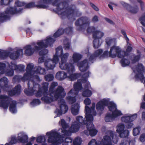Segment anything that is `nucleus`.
Segmentation results:
<instances>
[{"instance_id": "f257e3e1", "label": "nucleus", "mask_w": 145, "mask_h": 145, "mask_svg": "<svg viewBox=\"0 0 145 145\" xmlns=\"http://www.w3.org/2000/svg\"><path fill=\"white\" fill-rule=\"evenodd\" d=\"M92 111L89 110L88 107L86 106H85V118L86 120H84L82 116H78L76 117V121L73 122L69 130L67 131L66 130L68 128L69 126L66 123L65 120L62 119L59 121V124L61 125L63 129H62V132L63 135L64 136H69L71 135V133H74L77 131L80 127L86 125L87 130H85L84 133L87 135H90L91 136L95 135L97 131L96 130L93 124V116L91 114Z\"/></svg>"}, {"instance_id": "f03ea898", "label": "nucleus", "mask_w": 145, "mask_h": 145, "mask_svg": "<svg viewBox=\"0 0 145 145\" xmlns=\"http://www.w3.org/2000/svg\"><path fill=\"white\" fill-rule=\"evenodd\" d=\"M48 85V83L45 82L42 84V87L40 88L39 85L36 84L31 91L28 92L25 90L24 92L27 95H32L35 93V95L38 97L42 95V100L47 103L56 101L59 98L64 97L65 95L64 89L61 86H58L57 89L54 90L55 88L58 85L57 82H52L49 91L47 92Z\"/></svg>"}, {"instance_id": "7ed1b4c3", "label": "nucleus", "mask_w": 145, "mask_h": 145, "mask_svg": "<svg viewBox=\"0 0 145 145\" xmlns=\"http://www.w3.org/2000/svg\"><path fill=\"white\" fill-rule=\"evenodd\" d=\"M59 0H41L40 4L37 6L39 8H46L48 7V5L52 2V4L56 6L57 12L61 17L64 18L66 17L69 18L73 16L75 6L72 5V7H67V3H59Z\"/></svg>"}, {"instance_id": "20e7f679", "label": "nucleus", "mask_w": 145, "mask_h": 145, "mask_svg": "<svg viewBox=\"0 0 145 145\" xmlns=\"http://www.w3.org/2000/svg\"><path fill=\"white\" fill-rule=\"evenodd\" d=\"M64 31L63 29H59L54 33L52 37L49 36L47 37L44 40L38 41L37 45H35V44L33 43L32 44L34 46L35 48L31 45L26 46L24 47L25 54L26 56H30L33 54L35 52H37L43 48L50 46L55 40V38L62 35Z\"/></svg>"}, {"instance_id": "39448f33", "label": "nucleus", "mask_w": 145, "mask_h": 145, "mask_svg": "<svg viewBox=\"0 0 145 145\" xmlns=\"http://www.w3.org/2000/svg\"><path fill=\"white\" fill-rule=\"evenodd\" d=\"M108 105L110 111L112 112V115L115 118L121 115V111L117 109L116 106L113 102H110L108 99H104L100 100L96 105V109L99 112L103 111L105 106Z\"/></svg>"}, {"instance_id": "423d86ee", "label": "nucleus", "mask_w": 145, "mask_h": 145, "mask_svg": "<svg viewBox=\"0 0 145 145\" xmlns=\"http://www.w3.org/2000/svg\"><path fill=\"white\" fill-rule=\"evenodd\" d=\"M118 140V137L115 133L111 131H108L99 143H97L95 140L92 139L89 142L88 145H114L112 144V142L116 144Z\"/></svg>"}, {"instance_id": "0eeeda50", "label": "nucleus", "mask_w": 145, "mask_h": 145, "mask_svg": "<svg viewBox=\"0 0 145 145\" xmlns=\"http://www.w3.org/2000/svg\"><path fill=\"white\" fill-rule=\"evenodd\" d=\"M25 3L23 2L17 1L15 2V7H10L8 8L6 11L3 13H0V21L3 22L8 19L10 15L18 14L20 12L22 9L19 7L24 6Z\"/></svg>"}, {"instance_id": "6e6552de", "label": "nucleus", "mask_w": 145, "mask_h": 145, "mask_svg": "<svg viewBox=\"0 0 145 145\" xmlns=\"http://www.w3.org/2000/svg\"><path fill=\"white\" fill-rule=\"evenodd\" d=\"M10 104L9 110L12 113L17 112L16 108V101L12 100L9 97L4 95H0V107L5 110L7 109Z\"/></svg>"}, {"instance_id": "1a4fd4ad", "label": "nucleus", "mask_w": 145, "mask_h": 145, "mask_svg": "<svg viewBox=\"0 0 145 145\" xmlns=\"http://www.w3.org/2000/svg\"><path fill=\"white\" fill-rule=\"evenodd\" d=\"M34 67V65L33 63H29L27 65L26 69V72L24 76L22 78V80L23 81H25L27 80L29 78H31L28 82V89H25L29 92L31 91L33 88H34L35 82L33 80V76H34L35 71Z\"/></svg>"}, {"instance_id": "9d476101", "label": "nucleus", "mask_w": 145, "mask_h": 145, "mask_svg": "<svg viewBox=\"0 0 145 145\" xmlns=\"http://www.w3.org/2000/svg\"><path fill=\"white\" fill-rule=\"evenodd\" d=\"M63 70H66L67 71V73L64 71H59L56 74V78L58 80H61L66 78H68L71 80H74L77 78L79 75L78 74L73 73L75 71L74 68L72 66H70L68 68V69H61Z\"/></svg>"}, {"instance_id": "9b49d317", "label": "nucleus", "mask_w": 145, "mask_h": 145, "mask_svg": "<svg viewBox=\"0 0 145 145\" xmlns=\"http://www.w3.org/2000/svg\"><path fill=\"white\" fill-rule=\"evenodd\" d=\"M74 89H71L68 94V96L67 97V100L71 104H72L76 101L75 97L78 93L79 91L82 89L81 84L78 81L74 84Z\"/></svg>"}, {"instance_id": "f8f14e48", "label": "nucleus", "mask_w": 145, "mask_h": 145, "mask_svg": "<svg viewBox=\"0 0 145 145\" xmlns=\"http://www.w3.org/2000/svg\"><path fill=\"white\" fill-rule=\"evenodd\" d=\"M7 75L12 76L13 75V70L17 71H22L25 69V66L22 65H17L14 62H11L10 64L7 63L6 65Z\"/></svg>"}, {"instance_id": "ddd939ff", "label": "nucleus", "mask_w": 145, "mask_h": 145, "mask_svg": "<svg viewBox=\"0 0 145 145\" xmlns=\"http://www.w3.org/2000/svg\"><path fill=\"white\" fill-rule=\"evenodd\" d=\"M108 54L109 56L112 58L115 57L117 56L120 58H122L123 57L124 55H126L125 52L122 51L120 47L116 46L110 48L109 52H108Z\"/></svg>"}, {"instance_id": "4468645a", "label": "nucleus", "mask_w": 145, "mask_h": 145, "mask_svg": "<svg viewBox=\"0 0 145 145\" xmlns=\"http://www.w3.org/2000/svg\"><path fill=\"white\" fill-rule=\"evenodd\" d=\"M5 64L0 63V75L5 73H6ZM7 79L6 77H3L0 80V87L1 88L4 90H6V88L7 87Z\"/></svg>"}, {"instance_id": "2eb2a0df", "label": "nucleus", "mask_w": 145, "mask_h": 145, "mask_svg": "<svg viewBox=\"0 0 145 145\" xmlns=\"http://www.w3.org/2000/svg\"><path fill=\"white\" fill-rule=\"evenodd\" d=\"M89 72H87L83 75L82 79L81 81L82 83H86L85 85V89L82 92V95L84 97H90L92 95L91 91L87 88H89L90 87V85L89 83L87 82V78L89 77Z\"/></svg>"}, {"instance_id": "dca6fc26", "label": "nucleus", "mask_w": 145, "mask_h": 145, "mask_svg": "<svg viewBox=\"0 0 145 145\" xmlns=\"http://www.w3.org/2000/svg\"><path fill=\"white\" fill-rule=\"evenodd\" d=\"M63 97L58 99H60L58 101L59 108L57 109L56 111L58 116H60L62 114H65L67 112L68 109V106L66 105L64 100L62 98Z\"/></svg>"}, {"instance_id": "f3484780", "label": "nucleus", "mask_w": 145, "mask_h": 145, "mask_svg": "<svg viewBox=\"0 0 145 145\" xmlns=\"http://www.w3.org/2000/svg\"><path fill=\"white\" fill-rule=\"evenodd\" d=\"M75 24L77 27V30H81L89 25V21L86 17H81L76 22Z\"/></svg>"}, {"instance_id": "a211bd4d", "label": "nucleus", "mask_w": 145, "mask_h": 145, "mask_svg": "<svg viewBox=\"0 0 145 145\" xmlns=\"http://www.w3.org/2000/svg\"><path fill=\"white\" fill-rule=\"evenodd\" d=\"M69 56V54L68 53L63 54L60 56L61 59V62L59 63V67L61 69H68V68L70 66H72L74 68L72 64L66 63Z\"/></svg>"}, {"instance_id": "6ab92c4d", "label": "nucleus", "mask_w": 145, "mask_h": 145, "mask_svg": "<svg viewBox=\"0 0 145 145\" xmlns=\"http://www.w3.org/2000/svg\"><path fill=\"white\" fill-rule=\"evenodd\" d=\"M59 59L56 55H54L52 60L48 59L45 61L44 65L47 69H52L55 67V65L58 63Z\"/></svg>"}, {"instance_id": "aec40b11", "label": "nucleus", "mask_w": 145, "mask_h": 145, "mask_svg": "<svg viewBox=\"0 0 145 145\" xmlns=\"http://www.w3.org/2000/svg\"><path fill=\"white\" fill-rule=\"evenodd\" d=\"M108 51H105L103 54L102 50L99 49L96 51L94 54L93 55H89L88 57H89V61H91L96 57L100 58L103 57L108 55Z\"/></svg>"}, {"instance_id": "412c9836", "label": "nucleus", "mask_w": 145, "mask_h": 145, "mask_svg": "<svg viewBox=\"0 0 145 145\" xmlns=\"http://www.w3.org/2000/svg\"><path fill=\"white\" fill-rule=\"evenodd\" d=\"M35 72L34 76H33V79H34V82H35V84H35V81H39V78L37 74H45L46 73V70L43 68H42L40 66L36 67L34 68Z\"/></svg>"}, {"instance_id": "4be33fe9", "label": "nucleus", "mask_w": 145, "mask_h": 145, "mask_svg": "<svg viewBox=\"0 0 145 145\" xmlns=\"http://www.w3.org/2000/svg\"><path fill=\"white\" fill-rule=\"evenodd\" d=\"M79 70L82 72L86 71L88 68V62L87 59H85L83 61L78 64Z\"/></svg>"}, {"instance_id": "5701e85b", "label": "nucleus", "mask_w": 145, "mask_h": 145, "mask_svg": "<svg viewBox=\"0 0 145 145\" xmlns=\"http://www.w3.org/2000/svg\"><path fill=\"white\" fill-rule=\"evenodd\" d=\"M82 57V55L78 53H74L73 55L72 59H70L69 61V62L70 64H72L74 66L73 64L80 60Z\"/></svg>"}, {"instance_id": "b1692460", "label": "nucleus", "mask_w": 145, "mask_h": 145, "mask_svg": "<svg viewBox=\"0 0 145 145\" xmlns=\"http://www.w3.org/2000/svg\"><path fill=\"white\" fill-rule=\"evenodd\" d=\"M84 103L86 105V106H88L89 109L92 111L91 114H92L93 116H95L96 115V112L95 110V104L94 103H93L92 105V106L90 108H89L88 106L87 105H89L91 103V101L90 99L88 98L85 99L84 101Z\"/></svg>"}, {"instance_id": "393cba45", "label": "nucleus", "mask_w": 145, "mask_h": 145, "mask_svg": "<svg viewBox=\"0 0 145 145\" xmlns=\"http://www.w3.org/2000/svg\"><path fill=\"white\" fill-rule=\"evenodd\" d=\"M80 106L78 103L72 105L71 106V112L74 115H77L79 112Z\"/></svg>"}, {"instance_id": "a878e982", "label": "nucleus", "mask_w": 145, "mask_h": 145, "mask_svg": "<svg viewBox=\"0 0 145 145\" xmlns=\"http://www.w3.org/2000/svg\"><path fill=\"white\" fill-rule=\"evenodd\" d=\"M23 54V51L22 49H19L15 53H11L10 52L9 55L10 58L12 59H15L18 58L20 55Z\"/></svg>"}, {"instance_id": "bb28decb", "label": "nucleus", "mask_w": 145, "mask_h": 145, "mask_svg": "<svg viewBox=\"0 0 145 145\" xmlns=\"http://www.w3.org/2000/svg\"><path fill=\"white\" fill-rule=\"evenodd\" d=\"M20 86L18 85L15 87L13 90L8 91V93L10 96L13 95L15 94H18L20 92Z\"/></svg>"}, {"instance_id": "cd10ccee", "label": "nucleus", "mask_w": 145, "mask_h": 145, "mask_svg": "<svg viewBox=\"0 0 145 145\" xmlns=\"http://www.w3.org/2000/svg\"><path fill=\"white\" fill-rule=\"evenodd\" d=\"M126 55H124V56L122 58L120 61L123 67H124L129 65L130 64V61L128 60V57L127 56V54L125 52Z\"/></svg>"}, {"instance_id": "c85d7f7f", "label": "nucleus", "mask_w": 145, "mask_h": 145, "mask_svg": "<svg viewBox=\"0 0 145 145\" xmlns=\"http://www.w3.org/2000/svg\"><path fill=\"white\" fill-rule=\"evenodd\" d=\"M104 35V33L100 31H96L93 34V37L94 39H101Z\"/></svg>"}, {"instance_id": "c756f323", "label": "nucleus", "mask_w": 145, "mask_h": 145, "mask_svg": "<svg viewBox=\"0 0 145 145\" xmlns=\"http://www.w3.org/2000/svg\"><path fill=\"white\" fill-rule=\"evenodd\" d=\"M125 4L126 5L127 9L131 13L135 14L137 13L138 12V9L137 7H131L128 4L125 3Z\"/></svg>"}, {"instance_id": "7c9ffc66", "label": "nucleus", "mask_w": 145, "mask_h": 145, "mask_svg": "<svg viewBox=\"0 0 145 145\" xmlns=\"http://www.w3.org/2000/svg\"><path fill=\"white\" fill-rule=\"evenodd\" d=\"M105 41L106 44L109 46L115 44L116 42L115 39L110 37H107L105 39Z\"/></svg>"}, {"instance_id": "2f4dec72", "label": "nucleus", "mask_w": 145, "mask_h": 145, "mask_svg": "<svg viewBox=\"0 0 145 145\" xmlns=\"http://www.w3.org/2000/svg\"><path fill=\"white\" fill-rule=\"evenodd\" d=\"M125 126L122 123H120L118 124L117 126L116 131L119 133L124 130Z\"/></svg>"}, {"instance_id": "473e14b6", "label": "nucleus", "mask_w": 145, "mask_h": 145, "mask_svg": "<svg viewBox=\"0 0 145 145\" xmlns=\"http://www.w3.org/2000/svg\"><path fill=\"white\" fill-rule=\"evenodd\" d=\"M129 131L128 130H124L119 133V135L121 137L126 138L129 135Z\"/></svg>"}, {"instance_id": "72a5a7b5", "label": "nucleus", "mask_w": 145, "mask_h": 145, "mask_svg": "<svg viewBox=\"0 0 145 145\" xmlns=\"http://www.w3.org/2000/svg\"><path fill=\"white\" fill-rule=\"evenodd\" d=\"M114 119L112 114L108 113L106 115L105 120L106 122H109L112 121Z\"/></svg>"}, {"instance_id": "f704fd0d", "label": "nucleus", "mask_w": 145, "mask_h": 145, "mask_svg": "<svg viewBox=\"0 0 145 145\" xmlns=\"http://www.w3.org/2000/svg\"><path fill=\"white\" fill-rule=\"evenodd\" d=\"M63 49L61 46H59L56 49V53L54 55H56L58 58L59 56H60L63 54Z\"/></svg>"}, {"instance_id": "c9c22d12", "label": "nucleus", "mask_w": 145, "mask_h": 145, "mask_svg": "<svg viewBox=\"0 0 145 145\" xmlns=\"http://www.w3.org/2000/svg\"><path fill=\"white\" fill-rule=\"evenodd\" d=\"M129 119V114H126L121 117V120L122 122L128 123L130 122Z\"/></svg>"}, {"instance_id": "e433bc0d", "label": "nucleus", "mask_w": 145, "mask_h": 145, "mask_svg": "<svg viewBox=\"0 0 145 145\" xmlns=\"http://www.w3.org/2000/svg\"><path fill=\"white\" fill-rule=\"evenodd\" d=\"M10 52H0V58L2 59H5L9 56Z\"/></svg>"}, {"instance_id": "4c0bfd02", "label": "nucleus", "mask_w": 145, "mask_h": 145, "mask_svg": "<svg viewBox=\"0 0 145 145\" xmlns=\"http://www.w3.org/2000/svg\"><path fill=\"white\" fill-rule=\"evenodd\" d=\"M131 142L130 139L127 138L123 140L120 144V145H129Z\"/></svg>"}, {"instance_id": "58836bf2", "label": "nucleus", "mask_w": 145, "mask_h": 145, "mask_svg": "<svg viewBox=\"0 0 145 145\" xmlns=\"http://www.w3.org/2000/svg\"><path fill=\"white\" fill-rule=\"evenodd\" d=\"M140 131V128L139 127H137L133 129V135L134 136L138 135Z\"/></svg>"}, {"instance_id": "ea45409f", "label": "nucleus", "mask_w": 145, "mask_h": 145, "mask_svg": "<svg viewBox=\"0 0 145 145\" xmlns=\"http://www.w3.org/2000/svg\"><path fill=\"white\" fill-rule=\"evenodd\" d=\"M81 142V138L79 137H77L74 139L72 145H80Z\"/></svg>"}, {"instance_id": "a19ab883", "label": "nucleus", "mask_w": 145, "mask_h": 145, "mask_svg": "<svg viewBox=\"0 0 145 145\" xmlns=\"http://www.w3.org/2000/svg\"><path fill=\"white\" fill-rule=\"evenodd\" d=\"M93 46L95 48H97L99 47L101 45L100 43L99 39H94L93 42Z\"/></svg>"}, {"instance_id": "79ce46f5", "label": "nucleus", "mask_w": 145, "mask_h": 145, "mask_svg": "<svg viewBox=\"0 0 145 145\" xmlns=\"http://www.w3.org/2000/svg\"><path fill=\"white\" fill-rule=\"evenodd\" d=\"M139 20L142 25L145 27V12L140 18Z\"/></svg>"}, {"instance_id": "37998d69", "label": "nucleus", "mask_w": 145, "mask_h": 145, "mask_svg": "<svg viewBox=\"0 0 145 145\" xmlns=\"http://www.w3.org/2000/svg\"><path fill=\"white\" fill-rule=\"evenodd\" d=\"M45 79L47 81H50L52 80L54 78V76L52 74H49L45 76Z\"/></svg>"}, {"instance_id": "c03bdc74", "label": "nucleus", "mask_w": 145, "mask_h": 145, "mask_svg": "<svg viewBox=\"0 0 145 145\" xmlns=\"http://www.w3.org/2000/svg\"><path fill=\"white\" fill-rule=\"evenodd\" d=\"M140 54H139L137 56H134L133 58L132 59V60L133 63L135 62L138 61L140 58Z\"/></svg>"}, {"instance_id": "a18cd8bd", "label": "nucleus", "mask_w": 145, "mask_h": 145, "mask_svg": "<svg viewBox=\"0 0 145 145\" xmlns=\"http://www.w3.org/2000/svg\"><path fill=\"white\" fill-rule=\"evenodd\" d=\"M12 1V0H1L0 1V5H7Z\"/></svg>"}, {"instance_id": "49530a36", "label": "nucleus", "mask_w": 145, "mask_h": 145, "mask_svg": "<svg viewBox=\"0 0 145 145\" xmlns=\"http://www.w3.org/2000/svg\"><path fill=\"white\" fill-rule=\"evenodd\" d=\"M95 28L93 26L88 27L87 29V32L88 33H93V34L94 32L95 31Z\"/></svg>"}, {"instance_id": "de8ad7c7", "label": "nucleus", "mask_w": 145, "mask_h": 145, "mask_svg": "<svg viewBox=\"0 0 145 145\" xmlns=\"http://www.w3.org/2000/svg\"><path fill=\"white\" fill-rule=\"evenodd\" d=\"M64 48L65 50H68L70 48L69 43L67 40H66L64 41Z\"/></svg>"}, {"instance_id": "09e8293b", "label": "nucleus", "mask_w": 145, "mask_h": 145, "mask_svg": "<svg viewBox=\"0 0 145 145\" xmlns=\"http://www.w3.org/2000/svg\"><path fill=\"white\" fill-rule=\"evenodd\" d=\"M37 141L39 142H44L45 141V137L44 136H39L37 138Z\"/></svg>"}, {"instance_id": "8fccbe9b", "label": "nucleus", "mask_w": 145, "mask_h": 145, "mask_svg": "<svg viewBox=\"0 0 145 145\" xmlns=\"http://www.w3.org/2000/svg\"><path fill=\"white\" fill-rule=\"evenodd\" d=\"M40 101L38 99H35L31 103V105L33 106L36 105L40 104Z\"/></svg>"}, {"instance_id": "3c124183", "label": "nucleus", "mask_w": 145, "mask_h": 145, "mask_svg": "<svg viewBox=\"0 0 145 145\" xmlns=\"http://www.w3.org/2000/svg\"><path fill=\"white\" fill-rule=\"evenodd\" d=\"M129 115V120L130 122H131L135 120L137 117V115L136 114H133V115Z\"/></svg>"}, {"instance_id": "603ef678", "label": "nucleus", "mask_w": 145, "mask_h": 145, "mask_svg": "<svg viewBox=\"0 0 145 145\" xmlns=\"http://www.w3.org/2000/svg\"><path fill=\"white\" fill-rule=\"evenodd\" d=\"M48 53V50L47 49H45L41 50L39 54L40 56H43L46 54Z\"/></svg>"}, {"instance_id": "864d4df0", "label": "nucleus", "mask_w": 145, "mask_h": 145, "mask_svg": "<svg viewBox=\"0 0 145 145\" xmlns=\"http://www.w3.org/2000/svg\"><path fill=\"white\" fill-rule=\"evenodd\" d=\"M139 140L142 142H143L145 141V133H143L140 135Z\"/></svg>"}, {"instance_id": "5fc2aeb1", "label": "nucleus", "mask_w": 145, "mask_h": 145, "mask_svg": "<svg viewBox=\"0 0 145 145\" xmlns=\"http://www.w3.org/2000/svg\"><path fill=\"white\" fill-rule=\"evenodd\" d=\"M65 32L68 34L71 33L72 32V28L71 27H68L66 28L65 30Z\"/></svg>"}, {"instance_id": "6e6d98bb", "label": "nucleus", "mask_w": 145, "mask_h": 145, "mask_svg": "<svg viewBox=\"0 0 145 145\" xmlns=\"http://www.w3.org/2000/svg\"><path fill=\"white\" fill-rule=\"evenodd\" d=\"M35 6V4L34 3H29L26 6V7L27 8H30L31 7H34Z\"/></svg>"}, {"instance_id": "4d7b16f0", "label": "nucleus", "mask_w": 145, "mask_h": 145, "mask_svg": "<svg viewBox=\"0 0 145 145\" xmlns=\"http://www.w3.org/2000/svg\"><path fill=\"white\" fill-rule=\"evenodd\" d=\"M72 141V139L70 137H67L65 138V143H68L71 142Z\"/></svg>"}, {"instance_id": "13d9d810", "label": "nucleus", "mask_w": 145, "mask_h": 145, "mask_svg": "<svg viewBox=\"0 0 145 145\" xmlns=\"http://www.w3.org/2000/svg\"><path fill=\"white\" fill-rule=\"evenodd\" d=\"M90 5L95 10H96V11H98L99 10V8L94 5L91 3V4Z\"/></svg>"}, {"instance_id": "bf43d9fd", "label": "nucleus", "mask_w": 145, "mask_h": 145, "mask_svg": "<svg viewBox=\"0 0 145 145\" xmlns=\"http://www.w3.org/2000/svg\"><path fill=\"white\" fill-rule=\"evenodd\" d=\"M105 19L106 21H107L110 24L112 25H114V22L112 20H111L110 19L107 18H105Z\"/></svg>"}, {"instance_id": "052dcab7", "label": "nucleus", "mask_w": 145, "mask_h": 145, "mask_svg": "<svg viewBox=\"0 0 145 145\" xmlns=\"http://www.w3.org/2000/svg\"><path fill=\"white\" fill-rule=\"evenodd\" d=\"M132 49V47L131 46H128L126 50V52H125V53L127 54V55H128V54L126 53V52H130L131 51Z\"/></svg>"}, {"instance_id": "680f3d73", "label": "nucleus", "mask_w": 145, "mask_h": 145, "mask_svg": "<svg viewBox=\"0 0 145 145\" xmlns=\"http://www.w3.org/2000/svg\"><path fill=\"white\" fill-rule=\"evenodd\" d=\"M121 33L124 36V37L126 38V40H127V42L128 40H129V39L127 37V35L126 34V33L125 31L123 30H121Z\"/></svg>"}, {"instance_id": "e2e57ef3", "label": "nucleus", "mask_w": 145, "mask_h": 145, "mask_svg": "<svg viewBox=\"0 0 145 145\" xmlns=\"http://www.w3.org/2000/svg\"><path fill=\"white\" fill-rule=\"evenodd\" d=\"M92 21L93 22H97L98 21V17L96 16H94L93 18Z\"/></svg>"}, {"instance_id": "0e129e2a", "label": "nucleus", "mask_w": 145, "mask_h": 145, "mask_svg": "<svg viewBox=\"0 0 145 145\" xmlns=\"http://www.w3.org/2000/svg\"><path fill=\"white\" fill-rule=\"evenodd\" d=\"M131 122H128V124L127 126V128H131L133 125V123Z\"/></svg>"}, {"instance_id": "69168bd1", "label": "nucleus", "mask_w": 145, "mask_h": 145, "mask_svg": "<svg viewBox=\"0 0 145 145\" xmlns=\"http://www.w3.org/2000/svg\"><path fill=\"white\" fill-rule=\"evenodd\" d=\"M44 61V59L43 57H40L38 59L39 63H42Z\"/></svg>"}, {"instance_id": "338daca9", "label": "nucleus", "mask_w": 145, "mask_h": 145, "mask_svg": "<svg viewBox=\"0 0 145 145\" xmlns=\"http://www.w3.org/2000/svg\"><path fill=\"white\" fill-rule=\"evenodd\" d=\"M138 1L139 3H140V5L141 6V7H142L144 5L143 3L142 2V1H141V0H138Z\"/></svg>"}, {"instance_id": "774afa93", "label": "nucleus", "mask_w": 145, "mask_h": 145, "mask_svg": "<svg viewBox=\"0 0 145 145\" xmlns=\"http://www.w3.org/2000/svg\"><path fill=\"white\" fill-rule=\"evenodd\" d=\"M142 117L145 119V112H143L142 114Z\"/></svg>"}]
</instances>
